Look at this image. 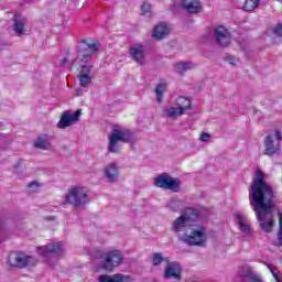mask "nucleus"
<instances>
[{"label": "nucleus", "mask_w": 282, "mask_h": 282, "mask_svg": "<svg viewBox=\"0 0 282 282\" xmlns=\"http://www.w3.org/2000/svg\"><path fill=\"white\" fill-rule=\"evenodd\" d=\"M274 188L265 182V173L258 170L251 184V199L253 200V212L263 232H272L274 228Z\"/></svg>", "instance_id": "f257e3e1"}, {"label": "nucleus", "mask_w": 282, "mask_h": 282, "mask_svg": "<svg viewBox=\"0 0 282 282\" xmlns=\"http://www.w3.org/2000/svg\"><path fill=\"white\" fill-rule=\"evenodd\" d=\"M199 215L198 209L187 207L184 214L178 216L172 224L173 232L187 246H204L206 243L204 227L199 226L197 229H193V221H197Z\"/></svg>", "instance_id": "f03ea898"}, {"label": "nucleus", "mask_w": 282, "mask_h": 282, "mask_svg": "<svg viewBox=\"0 0 282 282\" xmlns=\"http://www.w3.org/2000/svg\"><path fill=\"white\" fill-rule=\"evenodd\" d=\"M100 50V42L94 41L88 43L87 40H82V46L78 51L77 57L74 59L70 69L72 72H78L79 85L80 87H87L94 76H91V69L94 65H87L88 61H91V57L96 52Z\"/></svg>", "instance_id": "7ed1b4c3"}, {"label": "nucleus", "mask_w": 282, "mask_h": 282, "mask_svg": "<svg viewBox=\"0 0 282 282\" xmlns=\"http://www.w3.org/2000/svg\"><path fill=\"white\" fill-rule=\"evenodd\" d=\"M99 259L101 260V268L105 272H113L116 268L122 265L124 257L122 256V251L115 249L102 251L99 254Z\"/></svg>", "instance_id": "20e7f679"}, {"label": "nucleus", "mask_w": 282, "mask_h": 282, "mask_svg": "<svg viewBox=\"0 0 282 282\" xmlns=\"http://www.w3.org/2000/svg\"><path fill=\"white\" fill-rule=\"evenodd\" d=\"M88 197L89 194L85 192V188L73 186L68 189L65 199L67 204L78 208L80 206H85V204H88Z\"/></svg>", "instance_id": "39448f33"}, {"label": "nucleus", "mask_w": 282, "mask_h": 282, "mask_svg": "<svg viewBox=\"0 0 282 282\" xmlns=\"http://www.w3.org/2000/svg\"><path fill=\"white\" fill-rule=\"evenodd\" d=\"M154 186L164 188V191H172V193H180L182 181H180V178H173L169 174H161L155 177Z\"/></svg>", "instance_id": "423d86ee"}, {"label": "nucleus", "mask_w": 282, "mask_h": 282, "mask_svg": "<svg viewBox=\"0 0 282 282\" xmlns=\"http://www.w3.org/2000/svg\"><path fill=\"white\" fill-rule=\"evenodd\" d=\"M108 140V151H110V153H118V151H120V145H118V143L129 142L131 140V134L129 131L113 130Z\"/></svg>", "instance_id": "0eeeda50"}, {"label": "nucleus", "mask_w": 282, "mask_h": 282, "mask_svg": "<svg viewBox=\"0 0 282 282\" xmlns=\"http://www.w3.org/2000/svg\"><path fill=\"white\" fill-rule=\"evenodd\" d=\"M10 263L13 268H28V265H36V259L32 256L15 253L10 256Z\"/></svg>", "instance_id": "6e6552de"}, {"label": "nucleus", "mask_w": 282, "mask_h": 282, "mask_svg": "<svg viewBox=\"0 0 282 282\" xmlns=\"http://www.w3.org/2000/svg\"><path fill=\"white\" fill-rule=\"evenodd\" d=\"M80 118V109L76 110L73 115L69 112H64L61 117V120L57 123L58 129H67L72 124H76Z\"/></svg>", "instance_id": "1a4fd4ad"}, {"label": "nucleus", "mask_w": 282, "mask_h": 282, "mask_svg": "<svg viewBox=\"0 0 282 282\" xmlns=\"http://www.w3.org/2000/svg\"><path fill=\"white\" fill-rule=\"evenodd\" d=\"M215 39L221 47H227V45H230V40L232 36L230 35V31H228V29H226L224 25H219L215 29Z\"/></svg>", "instance_id": "9d476101"}, {"label": "nucleus", "mask_w": 282, "mask_h": 282, "mask_svg": "<svg viewBox=\"0 0 282 282\" xmlns=\"http://www.w3.org/2000/svg\"><path fill=\"white\" fill-rule=\"evenodd\" d=\"M281 153V142L274 140L272 135L264 139V155H279Z\"/></svg>", "instance_id": "9b49d317"}, {"label": "nucleus", "mask_w": 282, "mask_h": 282, "mask_svg": "<svg viewBox=\"0 0 282 282\" xmlns=\"http://www.w3.org/2000/svg\"><path fill=\"white\" fill-rule=\"evenodd\" d=\"M39 254L47 257V254H63V245L61 242L48 243L37 248Z\"/></svg>", "instance_id": "f8f14e48"}, {"label": "nucleus", "mask_w": 282, "mask_h": 282, "mask_svg": "<svg viewBox=\"0 0 282 282\" xmlns=\"http://www.w3.org/2000/svg\"><path fill=\"white\" fill-rule=\"evenodd\" d=\"M181 6L189 14H199L202 12V2L199 0H182Z\"/></svg>", "instance_id": "ddd939ff"}, {"label": "nucleus", "mask_w": 282, "mask_h": 282, "mask_svg": "<svg viewBox=\"0 0 282 282\" xmlns=\"http://www.w3.org/2000/svg\"><path fill=\"white\" fill-rule=\"evenodd\" d=\"M165 279H175V281H180L182 279V267L177 263H171L165 269L164 273Z\"/></svg>", "instance_id": "4468645a"}, {"label": "nucleus", "mask_w": 282, "mask_h": 282, "mask_svg": "<svg viewBox=\"0 0 282 282\" xmlns=\"http://www.w3.org/2000/svg\"><path fill=\"white\" fill-rule=\"evenodd\" d=\"M130 56L138 63V65H144V46L135 44L130 47Z\"/></svg>", "instance_id": "2eb2a0df"}, {"label": "nucleus", "mask_w": 282, "mask_h": 282, "mask_svg": "<svg viewBox=\"0 0 282 282\" xmlns=\"http://www.w3.org/2000/svg\"><path fill=\"white\" fill-rule=\"evenodd\" d=\"M170 33L171 29H169L166 23H159L156 26H154L152 36L153 39H156V41H162V39H166Z\"/></svg>", "instance_id": "dca6fc26"}, {"label": "nucleus", "mask_w": 282, "mask_h": 282, "mask_svg": "<svg viewBox=\"0 0 282 282\" xmlns=\"http://www.w3.org/2000/svg\"><path fill=\"white\" fill-rule=\"evenodd\" d=\"M13 30L17 34H25L28 31V21L21 15L14 17Z\"/></svg>", "instance_id": "f3484780"}, {"label": "nucleus", "mask_w": 282, "mask_h": 282, "mask_svg": "<svg viewBox=\"0 0 282 282\" xmlns=\"http://www.w3.org/2000/svg\"><path fill=\"white\" fill-rule=\"evenodd\" d=\"M99 282H131V276L123 274L99 275Z\"/></svg>", "instance_id": "a211bd4d"}, {"label": "nucleus", "mask_w": 282, "mask_h": 282, "mask_svg": "<svg viewBox=\"0 0 282 282\" xmlns=\"http://www.w3.org/2000/svg\"><path fill=\"white\" fill-rule=\"evenodd\" d=\"M104 173L109 182L118 180V165H116V163H111L105 169Z\"/></svg>", "instance_id": "6ab92c4d"}, {"label": "nucleus", "mask_w": 282, "mask_h": 282, "mask_svg": "<svg viewBox=\"0 0 282 282\" xmlns=\"http://www.w3.org/2000/svg\"><path fill=\"white\" fill-rule=\"evenodd\" d=\"M35 149H42L43 151H47L50 149V142L47 141V135L37 137L34 141Z\"/></svg>", "instance_id": "aec40b11"}, {"label": "nucleus", "mask_w": 282, "mask_h": 282, "mask_svg": "<svg viewBox=\"0 0 282 282\" xmlns=\"http://www.w3.org/2000/svg\"><path fill=\"white\" fill-rule=\"evenodd\" d=\"M176 106L178 107V109H181L184 113V111H188L192 108L191 105V99L186 98V97H178L176 99Z\"/></svg>", "instance_id": "412c9836"}, {"label": "nucleus", "mask_w": 282, "mask_h": 282, "mask_svg": "<svg viewBox=\"0 0 282 282\" xmlns=\"http://www.w3.org/2000/svg\"><path fill=\"white\" fill-rule=\"evenodd\" d=\"M259 3H261V0H246L242 10H245V12H252L259 8Z\"/></svg>", "instance_id": "4be33fe9"}, {"label": "nucleus", "mask_w": 282, "mask_h": 282, "mask_svg": "<svg viewBox=\"0 0 282 282\" xmlns=\"http://www.w3.org/2000/svg\"><path fill=\"white\" fill-rule=\"evenodd\" d=\"M193 67H195V65L191 62H178L175 64L178 74H184V72H188V69H193Z\"/></svg>", "instance_id": "5701e85b"}, {"label": "nucleus", "mask_w": 282, "mask_h": 282, "mask_svg": "<svg viewBox=\"0 0 282 282\" xmlns=\"http://www.w3.org/2000/svg\"><path fill=\"white\" fill-rule=\"evenodd\" d=\"M165 93H166V83H160L155 88L158 102H162V98H164Z\"/></svg>", "instance_id": "b1692460"}, {"label": "nucleus", "mask_w": 282, "mask_h": 282, "mask_svg": "<svg viewBox=\"0 0 282 282\" xmlns=\"http://www.w3.org/2000/svg\"><path fill=\"white\" fill-rule=\"evenodd\" d=\"M236 219L242 232H250V225L243 223V217L241 215H236Z\"/></svg>", "instance_id": "393cba45"}, {"label": "nucleus", "mask_w": 282, "mask_h": 282, "mask_svg": "<svg viewBox=\"0 0 282 282\" xmlns=\"http://www.w3.org/2000/svg\"><path fill=\"white\" fill-rule=\"evenodd\" d=\"M167 116L170 118H176V116H184V111L178 107H171L167 109Z\"/></svg>", "instance_id": "a878e982"}, {"label": "nucleus", "mask_w": 282, "mask_h": 282, "mask_svg": "<svg viewBox=\"0 0 282 282\" xmlns=\"http://www.w3.org/2000/svg\"><path fill=\"white\" fill-rule=\"evenodd\" d=\"M279 217V232H278V243L282 246V213L278 212Z\"/></svg>", "instance_id": "bb28decb"}, {"label": "nucleus", "mask_w": 282, "mask_h": 282, "mask_svg": "<svg viewBox=\"0 0 282 282\" xmlns=\"http://www.w3.org/2000/svg\"><path fill=\"white\" fill-rule=\"evenodd\" d=\"M141 14H142L143 17H151V3L144 2V3L141 6Z\"/></svg>", "instance_id": "cd10ccee"}, {"label": "nucleus", "mask_w": 282, "mask_h": 282, "mask_svg": "<svg viewBox=\"0 0 282 282\" xmlns=\"http://www.w3.org/2000/svg\"><path fill=\"white\" fill-rule=\"evenodd\" d=\"M162 261H164V257H162V253L153 254V259H152L153 265H160V263H162Z\"/></svg>", "instance_id": "c85d7f7f"}, {"label": "nucleus", "mask_w": 282, "mask_h": 282, "mask_svg": "<svg viewBox=\"0 0 282 282\" xmlns=\"http://www.w3.org/2000/svg\"><path fill=\"white\" fill-rule=\"evenodd\" d=\"M273 34L281 39V36H282V24L281 23L273 26Z\"/></svg>", "instance_id": "c756f323"}, {"label": "nucleus", "mask_w": 282, "mask_h": 282, "mask_svg": "<svg viewBox=\"0 0 282 282\" xmlns=\"http://www.w3.org/2000/svg\"><path fill=\"white\" fill-rule=\"evenodd\" d=\"M200 142H208L210 140V133L208 132H203L199 137Z\"/></svg>", "instance_id": "7c9ffc66"}, {"label": "nucleus", "mask_w": 282, "mask_h": 282, "mask_svg": "<svg viewBox=\"0 0 282 282\" xmlns=\"http://www.w3.org/2000/svg\"><path fill=\"white\" fill-rule=\"evenodd\" d=\"M268 268L270 269L271 274L273 275V278L275 279L276 282H281V278L279 276V274H276L274 272V270L272 269V265H268Z\"/></svg>", "instance_id": "2f4dec72"}, {"label": "nucleus", "mask_w": 282, "mask_h": 282, "mask_svg": "<svg viewBox=\"0 0 282 282\" xmlns=\"http://www.w3.org/2000/svg\"><path fill=\"white\" fill-rule=\"evenodd\" d=\"M275 142H280L282 140V131L279 129H275Z\"/></svg>", "instance_id": "473e14b6"}, {"label": "nucleus", "mask_w": 282, "mask_h": 282, "mask_svg": "<svg viewBox=\"0 0 282 282\" xmlns=\"http://www.w3.org/2000/svg\"><path fill=\"white\" fill-rule=\"evenodd\" d=\"M39 186H41V184L40 183H37V182H31V183H29V185H28V188H39Z\"/></svg>", "instance_id": "72a5a7b5"}, {"label": "nucleus", "mask_w": 282, "mask_h": 282, "mask_svg": "<svg viewBox=\"0 0 282 282\" xmlns=\"http://www.w3.org/2000/svg\"><path fill=\"white\" fill-rule=\"evenodd\" d=\"M227 61H228L229 65H236L235 57H228Z\"/></svg>", "instance_id": "f704fd0d"}, {"label": "nucleus", "mask_w": 282, "mask_h": 282, "mask_svg": "<svg viewBox=\"0 0 282 282\" xmlns=\"http://www.w3.org/2000/svg\"><path fill=\"white\" fill-rule=\"evenodd\" d=\"M251 282H263V281H261L259 276L254 275L251 278Z\"/></svg>", "instance_id": "c9c22d12"}, {"label": "nucleus", "mask_w": 282, "mask_h": 282, "mask_svg": "<svg viewBox=\"0 0 282 282\" xmlns=\"http://www.w3.org/2000/svg\"><path fill=\"white\" fill-rule=\"evenodd\" d=\"M67 63H69V61L67 59V57H64V58L62 59V65H67Z\"/></svg>", "instance_id": "e433bc0d"}, {"label": "nucleus", "mask_w": 282, "mask_h": 282, "mask_svg": "<svg viewBox=\"0 0 282 282\" xmlns=\"http://www.w3.org/2000/svg\"><path fill=\"white\" fill-rule=\"evenodd\" d=\"M3 127V122H0V128Z\"/></svg>", "instance_id": "4c0bfd02"}, {"label": "nucleus", "mask_w": 282, "mask_h": 282, "mask_svg": "<svg viewBox=\"0 0 282 282\" xmlns=\"http://www.w3.org/2000/svg\"><path fill=\"white\" fill-rule=\"evenodd\" d=\"M48 219H54V217H50Z\"/></svg>", "instance_id": "58836bf2"}, {"label": "nucleus", "mask_w": 282, "mask_h": 282, "mask_svg": "<svg viewBox=\"0 0 282 282\" xmlns=\"http://www.w3.org/2000/svg\"><path fill=\"white\" fill-rule=\"evenodd\" d=\"M282 1V0H281Z\"/></svg>", "instance_id": "ea45409f"}]
</instances>
